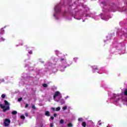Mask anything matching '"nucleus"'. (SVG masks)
I'll return each instance as SVG.
<instances>
[{
  "mask_svg": "<svg viewBox=\"0 0 127 127\" xmlns=\"http://www.w3.org/2000/svg\"><path fill=\"white\" fill-rule=\"evenodd\" d=\"M114 98H115L114 104L116 106H119V103L120 102V99L118 97V95L114 94Z\"/></svg>",
  "mask_w": 127,
  "mask_h": 127,
  "instance_id": "423d86ee",
  "label": "nucleus"
},
{
  "mask_svg": "<svg viewBox=\"0 0 127 127\" xmlns=\"http://www.w3.org/2000/svg\"><path fill=\"white\" fill-rule=\"evenodd\" d=\"M12 115H16L17 112L16 111H13L11 112Z\"/></svg>",
  "mask_w": 127,
  "mask_h": 127,
  "instance_id": "a211bd4d",
  "label": "nucleus"
},
{
  "mask_svg": "<svg viewBox=\"0 0 127 127\" xmlns=\"http://www.w3.org/2000/svg\"><path fill=\"white\" fill-rule=\"evenodd\" d=\"M81 125L82 127H86V126H87V124H86V122H83L81 124Z\"/></svg>",
  "mask_w": 127,
  "mask_h": 127,
  "instance_id": "2eb2a0df",
  "label": "nucleus"
},
{
  "mask_svg": "<svg viewBox=\"0 0 127 127\" xmlns=\"http://www.w3.org/2000/svg\"><path fill=\"white\" fill-rule=\"evenodd\" d=\"M0 40H1V41H4V40H5V39H4V38H1Z\"/></svg>",
  "mask_w": 127,
  "mask_h": 127,
  "instance_id": "2f4dec72",
  "label": "nucleus"
},
{
  "mask_svg": "<svg viewBox=\"0 0 127 127\" xmlns=\"http://www.w3.org/2000/svg\"><path fill=\"white\" fill-rule=\"evenodd\" d=\"M6 28V26H5L3 28H2L0 30L1 34H3L4 33V28Z\"/></svg>",
  "mask_w": 127,
  "mask_h": 127,
  "instance_id": "f8f14e48",
  "label": "nucleus"
},
{
  "mask_svg": "<svg viewBox=\"0 0 127 127\" xmlns=\"http://www.w3.org/2000/svg\"><path fill=\"white\" fill-rule=\"evenodd\" d=\"M68 5H70L69 4V3H68Z\"/></svg>",
  "mask_w": 127,
  "mask_h": 127,
  "instance_id": "a18cd8bd",
  "label": "nucleus"
},
{
  "mask_svg": "<svg viewBox=\"0 0 127 127\" xmlns=\"http://www.w3.org/2000/svg\"><path fill=\"white\" fill-rule=\"evenodd\" d=\"M62 99V94L60 91H56L54 95V100L55 102H59Z\"/></svg>",
  "mask_w": 127,
  "mask_h": 127,
  "instance_id": "7ed1b4c3",
  "label": "nucleus"
},
{
  "mask_svg": "<svg viewBox=\"0 0 127 127\" xmlns=\"http://www.w3.org/2000/svg\"><path fill=\"white\" fill-rule=\"evenodd\" d=\"M60 124H61V125H63V124H64V120L63 119L61 120Z\"/></svg>",
  "mask_w": 127,
  "mask_h": 127,
  "instance_id": "6ab92c4d",
  "label": "nucleus"
},
{
  "mask_svg": "<svg viewBox=\"0 0 127 127\" xmlns=\"http://www.w3.org/2000/svg\"><path fill=\"white\" fill-rule=\"evenodd\" d=\"M63 110L64 111H66V110H67V106H64V107H63Z\"/></svg>",
  "mask_w": 127,
  "mask_h": 127,
  "instance_id": "5701e85b",
  "label": "nucleus"
},
{
  "mask_svg": "<svg viewBox=\"0 0 127 127\" xmlns=\"http://www.w3.org/2000/svg\"><path fill=\"white\" fill-rule=\"evenodd\" d=\"M48 65H49V66H54V64H50V63H49Z\"/></svg>",
  "mask_w": 127,
  "mask_h": 127,
  "instance_id": "7c9ffc66",
  "label": "nucleus"
},
{
  "mask_svg": "<svg viewBox=\"0 0 127 127\" xmlns=\"http://www.w3.org/2000/svg\"><path fill=\"white\" fill-rule=\"evenodd\" d=\"M78 122H83V118H79Z\"/></svg>",
  "mask_w": 127,
  "mask_h": 127,
  "instance_id": "cd10ccee",
  "label": "nucleus"
},
{
  "mask_svg": "<svg viewBox=\"0 0 127 127\" xmlns=\"http://www.w3.org/2000/svg\"><path fill=\"white\" fill-rule=\"evenodd\" d=\"M101 3H102V4H104V2H102Z\"/></svg>",
  "mask_w": 127,
  "mask_h": 127,
  "instance_id": "37998d69",
  "label": "nucleus"
},
{
  "mask_svg": "<svg viewBox=\"0 0 127 127\" xmlns=\"http://www.w3.org/2000/svg\"><path fill=\"white\" fill-rule=\"evenodd\" d=\"M54 117H57V114H54Z\"/></svg>",
  "mask_w": 127,
  "mask_h": 127,
  "instance_id": "a19ab883",
  "label": "nucleus"
},
{
  "mask_svg": "<svg viewBox=\"0 0 127 127\" xmlns=\"http://www.w3.org/2000/svg\"><path fill=\"white\" fill-rule=\"evenodd\" d=\"M18 102H21L22 101V98H20L18 99Z\"/></svg>",
  "mask_w": 127,
  "mask_h": 127,
  "instance_id": "c85d7f7f",
  "label": "nucleus"
},
{
  "mask_svg": "<svg viewBox=\"0 0 127 127\" xmlns=\"http://www.w3.org/2000/svg\"><path fill=\"white\" fill-rule=\"evenodd\" d=\"M54 126V125H53V123H52V124H50V127H53Z\"/></svg>",
  "mask_w": 127,
  "mask_h": 127,
  "instance_id": "f704fd0d",
  "label": "nucleus"
},
{
  "mask_svg": "<svg viewBox=\"0 0 127 127\" xmlns=\"http://www.w3.org/2000/svg\"><path fill=\"white\" fill-rule=\"evenodd\" d=\"M126 10H127V8H126L125 7L122 8V11H126Z\"/></svg>",
  "mask_w": 127,
  "mask_h": 127,
  "instance_id": "bb28decb",
  "label": "nucleus"
},
{
  "mask_svg": "<svg viewBox=\"0 0 127 127\" xmlns=\"http://www.w3.org/2000/svg\"><path fill=\"white\" fill-rule=\"evenodd\" d=\"M1 82H4V79H3V78H2L1 80Z\"/></svg>",
  "mask_w": 127,
  "mask_h": 127,
  "instance_id": "58836bf2",
  "label": "nucleus"
},
{
  "mask_svg": "<svg viewBox=\"0 0 127 127\" xmlns=\"http://www.w3.org/2000/svg\"><path fill=\"white\" fill-rule=\"evenodd\" d=\"M91 67L93 69V72L95 73V72H97L99 73V69H98V67L96 65L91 66Z\"/></svg>",
  "mask_w": 127,
  "mask_h": 127,
  "instance_id": "6e6552de",
  "label": "nucleus"
},
{
  "mask_svg": "<svg viewBox=\"0 0 127 127\" xmlns=\"http://www.w3.org/2000/svg\"><path fill=\"white\" fill-rule=\"evenodd\" d=\"M101 19H102L103 20H106V21H108V20H109V18H107V17H106V16H105V14L103 13L101 14Z\"/></svg>",
  "mask_w": 127,
  "mask_h": 127,
  "instance_id": "9d476101",
  "label": "nucleus"
},
{
  "mask_svg": "<svg viewBox=\"0 0 127 127\" xmlns=\"http://www.w3.org/2000/svg\"><path fill=\"white\" fill-rule=\"evenodd\" d=\"M4 127H8L10 125V120L6 119L3 122Z\"/></svg>",
  "mask_w": 127,
  "mask_h": 127,
  "instance_id": "0eeeda50",
  "label": "nucleus"
},
{
  "mask_svg": "<svg viewBox=\"0 0 127 127\" xmlns=\"http://www.w3.org/2000/svg\"><path fill=\"white\" fill-rule=\"evenodd\" d=\"M29 54H32V51H29L28 52Z\"/></svg>",
  "mask_w": 127,
  "mask_h": 127,
  "instance_id": "473e14b6",
  "label": "nucleus"
},
{
  "mask_svg": "<svg viewBox=\"0 0 127 127\" xmlns=\"http://www.w3.org/2000/svg\"><path fill=\"white\" fill-rule=\"evenodd\" d=\"M25 116L26 117H28V114H27V113H26L25 114Z\"/></svg>",
  "mask_w": 127,
  "mask_h": 127,
  "instance_id": "c9c22d12",
  "label": "nucleus"
},
{
  "mask_svg": "<svg viewBox=\"0 0 127 127\" xmlns=\"http://www.w3.org/2000/svg\"><path fill=\"white\" fill-rule=\"evenodd\" d=\"M124 94L125 96H127V89H125L124 92ZM123 100L124 101H127V97H126L125 98H123Z\"/></svg>",
  "mask_w": 127,
  "mask_h": 127,
  "instance_id": "9b49d317",
  "label": "nucleus"
},
{
  "mask_svg": "<svg viewBox=\"0 0 127 127\" xmlns=\"http://www.w3.org/2000/svg\"><path fill=\"white\" fill-rule=\"evenodd\" d=\"M51 109L53 110V111H55V108H52Z\"/></svg>",
  "mask_w": 127,
  "mask_h": 127,
  "instance_id": "79ce46f5",
  "label": "nucleus"
},
{
  "mask_svg": "<svg viewBox=\"0 0 127 127\" xmlns=\"http://www.w3.org/2000/svg\"><path fill=\"white\" fill-rule=\"evenodd\" d=\"M28 104H26V106H25V108H28Z\"/></svg>",
  "mask_w": 127,
  "mask_h": 127,
  "instance_id": "4c0bfd02",
  "label": "nucleus"
},
{
  "mask_svg": "<svg viewBox=\"0 0 127 127\" xmlns=\"http://www.w3.org/2000/svg\"><path fill=\"white\" fill-rule=\"evenodd\" d=\"M74 18H75V19H77V20H79L81 19V18H82L83 17V15H74L73 16Z\"/></svg>",
  "mask_w": 127,
  "mask_h": 127,
  "instance_id": "1a4fd4ad",
  "label": "nucleus"
},
{
  "mask_svg": "<svg viewBox=\"0 0 127 127\" xmlns=\"http://www.w3.org/2000/svg\"><path fill=\"white\" fill-rule=\"evenodd\" d=\"M78 58L77 57H74L73 59V61L74 62L76 63V62H77V61H78Z\"/></svg>",
  "mask_w": 127,
  "mask_h": 127,
  "instance_id": "dca6fc26",
  "label": "nucleus"
},
{
  "mask_svg": "<svg viewBox=\"0 0 127 127\" xmlns=\"http://www.w3.org/2000/svg\"><path fill=\"white\" fill-rule=\"evenodd\" d=\"M32 109H33V110H36V107H35V105L32 104Z\"/></svg>",
  "mask_w": 127,
  "mask_h": 127,
  "instance_id": "aec40b11",
  "label": "nucleus"
},
{
  "mask_svg": "<svg viewBox=\"0 0 127 127\" xmlns=\"http://www.w3.org/2000/svg\"><path fill=\"white\" fill-rule=\"evenodd\" d=\"M6 96V95L3 94L1 95V98H2V99H4V98H5Z\"/></svg>",
  "mask_w": 127,
  "mask_h": 127,
  "instance_id": "f3484780",
  "label": "nucleus"
},
{
  "mask_svg": "<svg viewBox=\"0 0 127 127\" xmlns=\"http://www.w3.org/2000/svg\"><path fill=\"white\" fill-rule=\"evenodd\" d=\"M83 16H85V17H92V18L95 19V20H99V16L93 15L92 13L84 14Z\"/></svg>",
  "mask_w": 127,
  "mask_h": 127,
  "instance_id": "39448f33",
  "label": "nucleus"
},
{
  "mask_svg": "<svg viewBox=\"0 0 127 127\" xmlns=\"http://www.w3.org/2000/svg\"><path fill=\"white\" fill-rule=\"evenodd\" d=\"M45 116H46L47 117H50V112H49V111H46Z\"/></svg>",
  "mask_w": 127,
  "mask_h": 127,
  "instance_id": "4468645a",
  "label": "nucleus"
},
{
  "mask_svg": "<svg viewBox=\"0 0 127 127\" xmlns=\"http://www.w3.org/2000/svg\"><path fill=\"white\" fill-rule=\"evenodd\" d=\"M58 53H60V52H59V51H56V54H58Z\"/></svg>",
  "mask_w": 127,
  "mask_h": 127,
  "instance_id": "72a5a7b5",
  "label": "nucleus"
},
{
  "mask_svg": "<svg viewBox=\"0 0 127 127\" xmlns=\"http://www.w3.org/2000/svg\"><path fill=\"white\" fill-rule=\"evenodd\" d=\"M87 10H89V8H87Z\"/></svg>",
  "mask_w": 127,
  "mask_h": 127,
  "instance_id": "c03bdc74",
  "label": "nucleus"
},
{
  "mask_svg": "<svg viewBox=\"0 0 127 127\" xmlns=\"http://www.w3.org/2000/svg\"><path fill=\"white\" fill-rule=\"evenodd\" d=\"M60 110H61V108H60V107H57V108L56 109V111H57V112H58L59 111H60Z\"/></svg>",
  "mask_w": 127,
  "mask_h": 127,
  "instance_id": "4be33fe9",
  "label": "nucleus"
},
{
  "mask_svg": "<svg viewBox=\"0 0 127 127\" xmlns=\"http://www.w3.org/2000/svg\"><path fill=\"white\" fill-rule=\"evenodd\" d=\"M61 11V5L58 4L56 5V6L55 7V13L54 14V17L55 18V19H57V20L59 19V17L58 16V14L60 13Z\"/></svg>",
  "mask_w": 127,
  "mask_h": 127,
  "instance_id": "f03ea898",
  "label": "nucleus"
},
{
  "mask_svg": "<svg viewBox=\"0 0 127 127\" xmlns=\"http://www.w3.org/2000/svg\"><path fill=\"white\" fill-rule=\"evenodd\" d=\"M51 120H54V117H53V116L51 117Z\"/></svg>",
  "mask_w": 127,
  "mask_h": 127,
  "instance_id": "e433bc0d",
  "label": "nucleus"
},
{
  "mask_svg": "<svg viewBox=\"0 0 127 127\" xmlns=\"http://www.w3.org/2000/svg\"><path fill=\"white\" fill-rule=\"evenodd\" d=\"M43 86L44 88L47 87V84H46V83L43 84Z\"/></svg>",
  "mask_w": 127,
  "mask_h": 127,
  "instance_id": "393cba45",
  "label": "nucleus"
},
{
  "mask_svg": "<svg viewBox=\"0 0 127 127\" xmlns=\"http://www.w3.org/2000/svg\"><path fill=\"white\" fill-rule=\"evenodd\" d=\"M20 118H21V119H22V120H24V119H25V117H24V116H23V115H21V116H20Z\"/></svg>",
  "mask_w": 127,
  "mask_h": 127,
  "instance_id": "a878e982",
  "label": "nucleus"
},
{
  "mask_svg": "<svg viewBox=\"0 0 127 127\" xmlns=\"http://www.w3.org/2000/svg\"><path fill=\"white\" fill-rule=\"evenodd\" d=\"M98 126H101L102 124H101V121H99L98 122Z\"/></svg>",
  "mask_w": 127,
  "mask_h": 127,
  "instance_id": "c756f323",
  "label": "nucleus"
},
{
  "mask_svg": "<svg viewBox=\"0 0 127 127\" xmlns=\"http://www.w3.org/2000/svg\"><path fill=\"white\" fill-rule=\"evenodd\" d=\"M67 64V62H66V59L64 58H61L60 60V63L57 66V69L61 71V72H64L65 71V68H66V65Z\"/></svg>",
  "mask_w": 127,
  "mask_h": 127,
  "instance_id": "f257e3e1",
  "label": "nucleus"
},
{
  "mask_svg": "<svg viewBox=\"0 0 127 127\" xmlns=\"http://www.w3.org/2000/svg\"><path fill=\"white\" fill-rule=\"evenodd\" d=\"M67 127H73V124H72V123H69L68 124H67Z\"/></svg>",
  "mask_w": 127,
  "mask_h": 127,
  "instance_id": "412c9836",
  "label": "nucleus"
},
{
  "mask_svg": "<svg viewBox=\"0 0 127 127\" xmlns=\"http://www.w3.org/2000/svg\"><path fill=\"white\" fill-rule=\"evenodd\" d=\"M4 105L0 104V107L3 109V112H5L6 111H8V110H9V103L8 102H7V101L4 100Z\"/></svg>",
  "mask_w": 127,
  "mask_h": 127,
  "instance_id": "20e7f679",
  "label": "nucleus"
},
{
  "mask_svg": "<svg viewBox=\"0 0 127 127\" xmlns=\"http://www.w3.org/2000/svg\"><path fill=\"white\" fill-rule=\"evenodd\" d=\"M63 16H64V17H65V18H67L68 14H64Z\"/></svg>",
  "mask_w": 127,
  "mask_h": 127,
  "instance_id": "b1692460",
  "label": "nucleus"
},
{
  "mask_svg": "<svg viewBox=\"0 0 127 127\" xmlns=\"http://www.w3.org/2000/svg\"><path fill=\"white\" fill-rule=\"evenodd\" d=\"M59 102H60V103H61V104H62V105H64V104H65V100H64V99H63L62 98L61 99Z\"/></svg>",
  "mask_w": 127,
  "mask_h": 127,
  "instance_id": "ddd939ff",
  "label": "nucleus"
},
{
  "mask_svg": "<svg viewBox=\"0 0 127 127\" xmlns=\"http://www.w3.org/2000/svg\"><path fill=\"white\" fill-rule=\"evenodd\" d=\"M68 98H69V96H67L66 97L64 98V99L66 100V99H68Z\"/></svg>",
  "mask_w": 127,
  "mask_h": 127,
  "instance_id": "ea45409f",
  "label": "nucleus"
}]
</instances>
